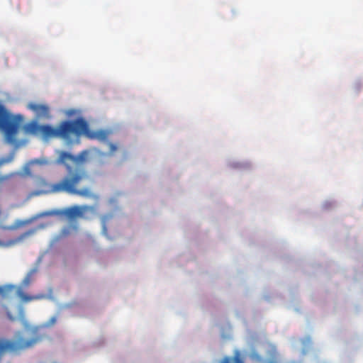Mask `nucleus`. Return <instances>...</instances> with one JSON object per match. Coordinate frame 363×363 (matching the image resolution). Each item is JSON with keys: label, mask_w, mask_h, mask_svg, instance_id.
<instances>
[{"label": "nucleus", "mask_w": 363, "mask_h": 363, "mask_svg": "<svg viewBox=\"0 0 363 363\" xmlns=\"http://www.w3.org/2000/svg\"><path fill=\"white\" fill-rule=\"evenodd\" d=\"M28 107L35 113L38 119H48L50 118V108L45 104L30 103L28 105Z\"/></svg>", "instance_id": "nucleus-8"}, {"label": "nucleus", "mask_w": 363, "mask_h": 363, "mask_svg": "<svg viewBox=\"0 0 363 363\" xmlns=\"http://www.w3.org/2000/svg\"><path fill=\"white\" fill-rule=\"evenodd\" d=\"M220 363H244L240 357V355L237 352L233 357H225L221 360Z\"/></svg>", "instance_id": "nucleus-10"}, {"label": "nucleus", "mask_w": 363, "mask_h": 363, "mask_svg": "<svg viewBox=\"0 0 363 363\" xmlns=\"http://www.w3.org/2000/svg\"><path fill=\"white\" fill-rule=\"evenodd\" d=\"M58 138L62 139L67 143H72L74 139L82 135L89 138H97L105 140L107 133L100 131L95 133L91 131L88 122L82 117H78L74 120H64L57 125Z\"/></svg>", "instance_id": "nucleus-1"}, {"label": "nucleus", "mask_w": 363, "mask_h": 363, "mask_svg": "<svg viewBox=\"0 0 363 363\" xmlns=\"http://www.w3.org/2000/svg\"><path fill=\"white\" fill-rule=\"evenodd\" d=\"M90 209L87 206H73L60 211H48L43 212L40 216H64L67 218L74 219L82 218L84 213Z\"/></svg>", "instance_id": "nucleus-7"}, {"label": "nucleus", "mask_w": 363, "mask_h": 363, "mask_svg": "<svg viewBox=\"0 0 363 363\" xmlns=\"http://www.w3.org/2000/svg\"><path fill=\"white\" fill-rule=\"evenodd\" d=\"M1 228L4 230H13L15 228L13 226H1Z\"/></svg>", "instance_id": "nucleus-15"}, {"label": "nucleus", "mask_w": 363, "mask_h": 363, "mask_svg": "<svg viewBox=\"0 0 363 363\" xmlns=\"http://www.w3.org/2000/svg\"><path fill=\"white\" fill-rule=\"evenodd\" d=\"M34 232H35V230H31L27 231V232L23 233L22 235H21L15 240L11 241V243L15 244L16 242H18L23 240V239H25L26 238H27V237L30 236V235L33 234Z\"/></svg>", "instance_id": "nucleus-12"}, {"label": "nucleus", "mask_w": 363, "mask_h": 363, "mask_svg": "<svg viewBox=\"0 0 363 363\" xmlns=\"http://www.w3.org/2000/svg\"><path fill=\"white\" fill-rule=\"evenodd\" d=\"M56 322V318L55 317H52L50 320V323H49V325H53L55 324Z\"/></svg>", "instance_id": "nucleus-16"}, {"label": "nucleus", "mask_w": 363, "mask_h": 363, "mask_svg": "<svg viewBox=\"0 0 363 363\" xmlns=\"http://www.w3.org/2000/svg\"><path fill=\"white\" fill-rule=\"evenodd\" d=\"M69 233V229H64L62 232L63 235H67Z\"/></svg>", "instance_id": "nucleus-17"}, {"label": "nucleus", "mask_w": 363, "mask_h": 363, "mask_svg": "<svg viewBox=\"0 0 363 363\" xmlns=\"http://www.w3.org/2000/svg\"><path fill=\"white\" fill-rule=\"evenodd\" d=\"M23 118L21 115L11 114L6 107L0 103V129L4 132L7 143H16V135Z\"/></svg>", "instance_id": "nucleus-4"}, {"label": "nucleus", "mask_w": 363, "mask_h": 363, "mask_svg": "<svg viewBox=\"0 0 363 363\" xmlns=\"http://www.w3.org/2000/svg\"><path fill=\"white\" fill-rule=\"evenodd\" d=\"M111 216H103L102 218V221H103V223H104V228H105V223H106V220L109 219Z\"/></svg>", "instance_id": "nucleus-14"}, {"label": "nucleus", "mask_w": 363, "mask_h": 363, "mask_svg": "<svg viewBox=\"0 0 363 363\" xmlns=\"http://www.w3.org/2000/svg\"><path fill=\"white\" fill-rule=\"evenodd\" d=\"M38 269H31L26 275L21 284V287L16 289V295L21 299L23 302H30L34 300H40L46 297L45 294H40L34 296H30L25 294L22 288H27L34 280V276L37 273Z\"/></svg>", "instance_id": "nucleus-6"}, {"label": "nucleus", "mask_w": 363, "mask_h": 363, "mask_svg": "<svg viewBox=\"0 0 363 363\" xmlns=\"http://www.w3.org/2000/svg\"><path fill=\"white\" fill-rule=\"evenodd\" d=\"M26 132L40 135L43 139L58 138L57 126L54 128L50 125H40L37 121H31L25 126Z\"/></svg>", "instance_id": "nucleus-5"}, {"label": "nucleus", "mask_w": 363, "mask_h": 363, "mask_svg": "<svg viewBox=\"0 0 363 363\" xmlns=\"http://www.w3.org/2000/svg\"><path fill=\"white\" fill-rule=\"evenodd\" d=\"M16 289V286L13 285H6L0 286V295L4 298L7 297L13 291Z\"/></svg>", "instance_id": "nucleus-11"}, {"label": "nucleus", "mask_w": 363, "mask_h": 363, "mask_svg": "<svg viewBox=\"0 0 363 363\" xmlns=\"http://www.w3.org/2000/svg\"><path fill=\"white\" fill-rule=\"evenodd\" d=\"M79 177L65 176L61 180L55 183H48L45 179L39 177L36 179V186L45 189V193L60 194L66 193L83 197H90L92 191L90 186H83L82 189H75L74 185L79 181Z\"/></svg>", "instance_id": "nucleus-2"}, {"label": "nucleus", "mask_w": 363, "mask_h": 363, "mask_svg": "<svg viewBox=\"0 0 363 363\" xmlns=\"http://www.w3.org/2000/svg\"><path fill=\"white\" fill-rule=\"evenodd\" d=\"M109 146V155H113L118 149V147L116 144H113L112 143H108Z\"/></svg>", "instance_id": "nucleus-13"}, {"label": "nucleus", "mask_w": 363, "mask_h": 363, "mask_svg": "<svg viewBox=\"0 0 363 363\" xmlns=\"http://www.w3.org/2000/svg\"><path fill=\"white\" fill-rule=\"evenodd\" d=\"M87 151H82L77 156H74L69 152L61 151L59 153L57 163L62 164L65 166L67 174L65 176L72 175L79 176V181L74 185L75 189H82L81 184L85 180L91 181L90 177L83 163L86 161Z\"/></svg>", "instance_id": "nucleus-3"}, {"label": "nucleus", "mask_w": 363, "mask_h": 363, "mask_svg": "<svg viewBox=\"0 0 363 363\" xmlns=\"http://www.w3.org/2000/svg\"><path fill=\"white\" fill-rule=\"evenodd\" d=\"M13 159V156L12 155H9L6 157H1L0 158V167L6 164L10 163ZM16 173H10L7 174H0V185L4 184L8 180H9L11 178H12L13 176H15Z\"/></svg>", "instance_id": "nucleus-9"}]
</instances>
